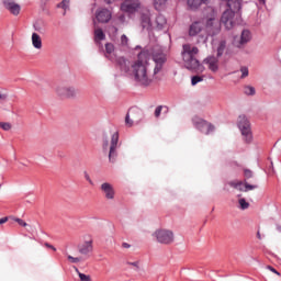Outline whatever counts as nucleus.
<instances>
[{
    "label": "nucleus",
    "instance_id": "6ab92c4d",
    "mask_svg": "<svg viewBox=\"0 0 281 281\" xmlns=\"http://www.w3.org/2000/svg\"><path fill=\"white\" fill-rule=\"evenodd\" d=\"M32 45L35 49H43V40L38 33H33L31 36Z\"/></svg>",
    "mask_w": 281,
    "mask_h": 281
},
{
    "label": "nucleus",
    "instance_id": "412c9836",
    "mask_svg": "<svg viewBox=\"0 0 281 281\" xmlns=\"http://www.w3.org/2000/svg\"><path fill=\"white\" fill-rule=\"evenodd\" d=\"M113 52H115V46L113 43H106L105 44V58H109L110 60H113Z\"/></svg>",
    "mask_w": 281,
    "mask_h": 281
},
{
    "label": "nucleus",
    "instance_id": "ddd939ff",
    "mask_svg": "<svg viewBox=\"0 0 281 281\" xmlns=\"http://www.w3.org/2000/svg\"><path fill=\"white\" fill-rule=\"evenodd\" d=\"M3 5L14 16H19V14L21 13V5L19 3H15L14 0H3Z\"/></svg>",
    "mask_w": 281,
    "mask_h": 281
},
{
    "label": "nucleus",
    "instance_id": "09e8293b",
    "mask_svg": "<svg viewBox=\"0 0 281 281\" xmlns=\"http://www.w3.org/2000/svg\"><path fill=\"white\" fill-rule=\"evenodd\" d=\"M9 218L10 217H2V218H0V225H3L5 223H8Z\"/></svg>",
    "mask_w": 281,
    "mask_h": 281
},
{
    "label": "nucleus",
    "instance_id": "ea45409f",
    "mask_svg": "<svg viewBox=\"0 0 281 281\" xmlns=\"http://www.w3.org/2000/svg\"><path fill=\"white\" fill-rule=\"evenodd\" d=\"M121 45L123 47H126V45H128V37L124 34L121 36Z\"/></svg>",
    "mask_w": 281,
    "mask_h": 281
},
{
    "label": "nucleus",
    "instance_id": "4d7b16f0",
    "mask_svg": "<svg viewBox=\"0 0 281 281\" xmlns=\"http://www.w3.org/2000/svg\"><path fill=\"white\" fill-rule=\"evenodd\" d=\"M267 0H259V3H261V5H265Z\"/></svg>",
    "mask_w": 281,
    "mask_h": 281
},
{
    "label": "nucleus",
    "instance_id": "6e6d98bb",
    "mask_svg": "<svg viewBox=\"0 0 281 281\" xmlns=\"http://www.w3.org/2000/svg\"><path fill=\"white\" fill-rule=\"evenodd\" d=\"M113 1H115V0H104V2L108 3V4L113 3Z\"/></svg>",
    "mask_w": 281,
    "mask_h": 281
},
{
    "label": "nucleus",
    "instance_id": "37998d69",
    "mask_svg": "<svg viewBox=\"0 0 281 281\" xmlns=\"http://www.w3.org/2000/svg\"><path fill=\"white\" fill-rule=\"evenodd\" d=\"M126 22V16L124 14H121L117 16V23H125Z\"/></svg>",
    "mask_w": 281,
    "mask_h": 281
},
{
    "label": "nucleus",
    "instance_id": "13d9d810",
    "mask_svg": "<svg viewBox=\"0 0 281 281\" xmlns=\"http://www.w3.org/2000/svg\"><path fill=\"white\" fill-rule=\"evenodd\" d=\"M115 32H117V27H114Z\"/></svg>",
    "mask_w": 281,
    "mask_h": 281
},
{
    "label": "nucleus",
    "instance_id": "1a4fd4ad",
    "mask_svg": "<svg viewBox=\"0 0 281 281\" xmlns=\"http://www.w3.org/2000/svg\"><path fill=\"white\" fill-rule=\"evenodd\" d=\"M139 8H142L139 0H125L121 4L122 12H127L128 14H135Z\"/></svg>",
    "mask_w": 281,
    "mask_h": 281
},
{
    "label": "nucleus",
    "instance_id": "4c0bfd02",
    "mask_svg": "<svg viewBox=\"0 0 281 281\" xmlns=\"http://www.w3.org/2000/svg\"><path fill=\"white\" fill-rule=\"evenodd\" d=\"M244 177L246 179H251V177H254V171H251L250 169H244Z\"/></svg>",
    "mask_w": 281,
    "mask_h": 281
},
{
    "label": "nucleus",
    "instance_id": "a19ab883",
    "mask_svg": "<svg viewBox=\"0 0 281 281\" xmlns=\"http://www.w3.org/2000/svg\"><path fill=\"white\" fill-rule=\"evenodd\" d=\"M68 260H70V262H72V265L80 262V258L74 257L71 255H68Z\"/></svg>",
    "mask_w": 281,
    "mask_h": 281
},
{
    "label": "nucleus",
    "instance_id": "bb28decb",
    "mask_svg": "<svg viewBox=\"0 0 281 281\" xmlns=\"http://www.w3.org/2000/svg\"><path fill=\"white\" fill-rule=\"evenodd\" d=\"M244 93H245V95H256V88H254L251 86H245Z\"/></svg>",
    "mask_w": 281,
    "mask_h": 281
},
{
    "label": "nucleus",
    "instance_id": "4468645a",
    "mask_svg": "<svg viewBox=\"0 0 281 281\" xmlns=\"http://www.w3.org/2000/svg\"><path fill=\"white\" fill-rule=\"evenodd\" d=\"M95 19L99 23H109L112 19V14L108 9H99L95 12Z\"/></svg>",
    "mask_w": 281,
    "mask_h": 281
},
{
    "label": "nucleus",
    "instance_id": "cd10ccee",
    "mask_svg": "<svg viewBox=\"0 0 281 281\" xmlns=\"http://www.w3.org/2000/svg\"><path fill=\"white\" fill-rule=\"evenodd\" d=\"M75 271H76V273H78L81 281H91V276H87V274L80 272V270H78V268H76V267H75Z\"/></svg>",
    "mask_w": 281,
    "mask_h": 281
},
{
    "label": "nucleus",
    "instance_id": "423d86ee",
    "mask_svg": "<svg viewBox=\"0 0 281 281\" xmlns=\"http://www.w3.org/2000/svg\"><path fill=\"white\" fill-rule=\"evenodd\" d=\"M239 21L240 13H234L233 11H224L220 23H222V25H224L226 30H233L234 25H236Z\"/></svg>",
    "mask_w": 281,
    "mask_h": 281
},
{
    "label": "nucleus",
    "instance_id": "2eb2a0df",
    "mask_svg": "<svg viewBox=\"0 0 281 281\" xmlns=\"http://www.w3.org/2000/svg\"><path fill=\"white\" fill-rule=\"evenodd\" d=\"M78 251L81 256H89L93 251V239L86 240L78 246Z\"/></svg>",
    "mask_w": 281,
    "mask_h": 281
},
{
    "label": "nucleus",
    "instance_id": "5fc2aeb1",
    "mask_svg": "<svg viewBox=\"0 0 281 281\" xmlns=\"http://www.w3.org/2000/svg\"><path fill=\"white\" fill-rule=\"evenodd\" d=\"M257 238L258 240H262V235H260V232H257Z\"/></svg>",
    "mask_w": 281,
    "mask_h": 281
},
{
    "label": "nucleus",
    "instance_id": "20e7f679",
    "mask_svg": "<svg viewBox=\"0 0 281 281\" xmlns=\"http://www.w3.org/2000/svg\"><path fill=\"white\" fill-rule=\"evenodd\" d=\"M153 236L160 245H172V243H175V233L170 229H157Z\"/></svg>",
    "mask_w": 281,
    "mask_h": 281
},
{
    "label": "nucleus",
    "instance_id": "603ef678",
    "mask_svg": "<svg viewBox=\"0 0 281 281\" xmlns=\"http://www.w3.org/2000/svg\"><path fill=\"white\" fill-rule=\"evenodd\" d=\"M34 29H35V32L43 33V27L35 25Z\"/></svg>",
    "mask_w": 281,
    "mask_h": 281
},
{
    "label": "nucleus",
    "instance_id": "9d476101",
    "mask_svg": "<svg viewBox=\"0 0 281 281\" xmlns=\"http://www.w3.org/2000/svg\"><path fill=\"white\" fill-rule=\"evenodd\" d=\"M56 93L59 98H76L78 90L71 86H59L56 88Z\"/></svg>",
    "mask_w": 281,
    "mask_h": 281
},
{
    "label": "nucleus",
    "instance_id": "f704fd0d",
    "mask_svg": "<svg viewBox=\"0 0 281 281\" xmlns=\"http://www.w3.org/2000/svg\"><path fill=\"white\" fill-rule=\"evenodd\" d=\"M240 210H247L249 207L248 202L245 199H239Z\"/></svg>",
    "mask_w": 281,
    "mask_h": 281
},
{
    "label": "nucleus",
    "instance_id": "a878e982",
    "mask_svg": "<svg viewBox=\"0 0 281 281\" xmlns=\"http://www.w3.org/2000/svg\"><path fill=\"white\" fill-rule=\"evenodd\" d=\"M154 7L156 10H164L166 8V0H154Z\"/></svg>",
    "mask_w": 281,
    "mask_h": 281
},
{
    "label": "nucleus",
    "instance_id": "58836bf2",
    "mask_svg": "<svg viewBox=\"0 0 281 281\" xmlns=\"http://www.w3.org/2000/svg\"><path fill=\"white\" fill-rule=\"evenodd\" d=\"M125 124L128 127L133 126V120H131V113L126 114V116H125Z\"/></svg>",
    "mask_w": 281,
    "mask_h": 281
},
{
    "label": "nucleus",
    "instance_id": "8fccbe9b",
    "mask_svg": "<svg viewBox=\"0 0 281 281\" xmlns=\"http://www.w3.org/2000/svg\"><path fill=\"white\" fill-rule=\"evenodd\" d=\"M44 245H45V247H47L48 249H53V251H56V247L52 246L49 243H45Z\"/></svg>",
    "mask_w": 281,
    "mask_h": 281
},
{
    "label": "nucleus",
    "instance_id": "7c9ffc66",
    "mask_svg": "<svg viewBox=\"0 0 281 281\" xmlns=\"http://www.w3.org/2000/svg\"><path fill=\"white\" fill-rule=\"evenodd\" d=\"M199 82H203V77L193 76L192 79H191V85L194 87L195 85H199Z\"/></svg>",
    "mask_w": 281,
    "mask_h": 281
},
{
    "label": "nucleus",
    "instance_id": "39448f33",
    "mask_svg": "<svg viewBox=\"0 0 281 281\" xmlns=\"http://www.w3.org/2000/svg\"><path fill=\"white\" fill-rule=\"evenodd\" d=\"M238 126L241 131V135L247 144H251V140L254 139V136L251 134V124L249 123V120H247V116L239 115L238 117Z\"/></svg>",
    "mask_w": 281,
    "mask_h": 281
},
{
    "label": "nucleus",
    "instance_id": "f3484780",
    "mask_svg": "<svg viewBox=\"0 0 281 281\" xmlns=\"http://www.w3.org/2000/svg\"><path fill=\"white\" fill-rule=\"evenodd\" d=\"M227 5L228 9L226 11H231L234 14H240V8H241V2L240 0H227Z\"/></svg>",
    "mask_w": 281,
    "mask_h": 281
},
{
    "label": "nucleus",
    "instance_id": "de8ad7c7",
    "mask_svg": "<svg viewBox=\"0 0 281 281\" xmlns=\"http://www.w3.org/2000/svg\"><path fill=\"white\" fill-rule=\"evenodd\" d=\"M0 100H8V93L0 92Z\"/></svg>",
    "mask_w": 281,
    "mask_h": 281
},
{
    "label": "nucleus",
    "instance_id": "6e6552de",
    "mask_svg": "<svg viewBox=\"0 0 281 281\" xmlns=\"http://www.w3.org/2000/svg\"><path fill=\"white\" fill-rule=\"evenodd\" d=\"M117 142H120V134L115 132L111 137V145L109 151V160L111 164H115L117 159Z\"/></svg>",
    "mask_w": 281,
    "mask_h": 281
},
{
    "label": "nucleus",
    "instance_id": "5701e85b",
    "mask_svg": "<svg viewBox=\"0 0 281 281\" xmlns=\"http://www.w3.org/2000/svg\"><path fill=\"white\" fill-rule=\"evenodd\" d=\"M104 38H106L104 31H102V29H95L94 30V42L100 43V41H104Z\"/></svg>",
    "mask_w": 281,
    "mask_h": 281
},
{
    "label": "nucleus",
    "instance_id": "e433bc0d",
    "mask_svg": "<svg viewBox=\"0 0 281 281\" xmlns=\"http://www.w3.org/2000/svg\"><path fill=\"white\" fill-rule=\"evenodd\" d=\"M240 71H241V76H240L241 79L247 78V76H249V68L248 67H241Z\"/></svg>",
    "mask_w": 281,
    "mask_h": 281
},
{
    "label": "nucleus",
    "instance_id": "a211bd4d",
    "mask_svg": "<svg viewBox=\"0 0 281 281\" xmlns=\"http://www.w3.org/2000/svg\"><path fill=\"white\" fill-rule=\"evenodd\" d=\"M205 65H207L209 69L211 71H218V58L216 57H207L206 59H204Z\"/></svg>",
    "mask_w": 281,
    "mask_h": 281
},
{
    "label": "nucleus",
    "instance_id": "c9c22d12",
    "mask_svg": "<svg viewBox=\"0 0 281 281\" xmlns=\"http://www.w3.org/2000/svg\"><path fill=\"white\" fill-rule=\"evenodd\" d=\"M57 8H61L63 10H67L69 8V1L63 0L59 4H57Z\"/></svg>",
    "mask_w": 281,
    "mask_h": 281
},
{
    "label": "nucleus",
    "instance_id": "393cba45",
    "mask_svg": "<svg viewBox=\"0 0 281 281\" xmlns=\"http://www.w3.org/2000/svg\"><path fill=\"white\" fill-rule=\"evenodd\" d=\"M167 21H166V16L164 15H158L156 18V25L158 30H164V25H166Z\"/></svg>",
    "mask_w": 281,
    "mask_h": 281
},
{
    "label": "nucleus",
    "instance_id": "3c124183",
    "mask_svg": "<svg viewBox=\"0 0 281 281\" xmlns=\"http://www.w3.org/2000/svg\"><path fill=\"white\" fill-rule=\"evenodd\" d=\"M122 247H123L124 249H131V244H128V243H123V244H122Z\"/></svg>",
    "mask_w": 281,
    "mask_h": 281
},
{
    "label": "nucleus",
    "instance_id": "c85d7f7f",
    "mask_svg": "<svg viewBox=\"0 0 281 281\" xmlns=\"http://www.w3.org/2000/svg\"><path fill=\"white\" fill-rule=\"evenodd\" d=\"M117 64L120 65L123 71H128V68H126V60L124 59V57H120L117 59Z\"/></svg>",
    "mask_w": 281,
    "mask_h": 281
},
{
    "label": "nucleus",
    "instance_id": "49530a36",
    "mask_svg": "<svg viewBox=\"0 0 281 281\" xmlns=\"http://www.w3.org/2000/svg\"><path fill=\"white\" fill-rule=\"evenodd\" d=\"M132 267H135L136 269H139V261L128 262Z\"/></svg>",
    "mask_w": 281,
    "mask_h": 281
},
{
    "label": "nucleus",
    "instance_id": "f8f14e48",
    "mask_svg": "<svg viewBox=\"0 0 281 281\" xmlns=\"http://www.w3.org/2000/svg\"><path fill=\"white\" fill-rule=\"evenodd\" d=\"M100 190L108 201H113V199H115V189L113 188V184L104 182L101 184Z\"/></svg>",
    "mask_w": 281,
    "mask_h": 281
},
{
    "label": "nucleus",
    "instance_id": "864d4df0",
    "mask_svg": "<svg viewBox=\"0 0 281 281\" xmlns=\"http://www.w3.org/2000/svg\"><path fill=\"white\" fill-rule=\"evenodd\" d=\"M106 148H109V140H105L103 143V150H106Z\"/></svg>",
    "mask_w": 281,
    "mask_h": 281
},
{
    "label": "nucleus",
    "instance_id": "2f4dec72",
    "mask_svg": "<svg viewBox=\"0 0 281 281\" xmlns=\"http://www.w3.org/2000/svg\"><path fill=\"white\" fill-rule=\"evenodd\" d=\"M0 128H2V131H11L12 124H10L8 122H0Z\"/></svg>",
    "mask_w": 281,
    "mask_h": 281
},
{
    "label": "nucleus",
    "instance_id": "0eeeda50",
    "mask_svg": "<svg viewBox=\"0 0 281 281\" xmlns=\"http://www.w3.org/2000/svg\"><path fill=\"white\" fill-rule=\"evenodd\" d=\"M192 123L193 126H195L201 133H204V135H210L212 132H214V125L199 116H193Z\"/></svg>",
    "mask_w": 281,
    "mask_h": 281
},
{
    "label": "nucleus",
    "instance_id": "9b49d317",
    "mask_svg": "<svg viewBox=\"0 0 281 281\" xmlns=\"http://www.w3.org/2000/svg\"><path fill=\"white\" fill-rule=\"evenodd\" d=\"M249 41H251V32L249 30H244L239 37H234V45H236V47H243V45H247Z\"/></svg>",
    "mask_w": 281,
    "mask_h": 281
},
{
    "label": "nucleus",
    "instance_id": "c756f323",
    "mask_svg": "<svg viewBox=\"0 0 281 281\" xmlns=\"http://www.w3.org/2000/svg\"><path fill=\"white\" fill-rule=\"evenodd\" d=\"M245 190L244 192H249L251 190H257L258 184H249L248 182H244Z\"/></svg>",
    "mask_w": 281,
    "mask_h": 281
},
{
    "label": "nucleus",
    "instance_id": "c03bdc74",
    "mask_svg": "<svg viewBox=\"0 0 281 281\" xmlns=\"http://www.w3.org/2000/svg\"><path fill=\"white\" fill-rule=\"evenodd\" d=\"M85 179L90 183V186H93V180H91V177L87 172H85Z\"/></svg>",
    "mask_w": 281,
    "mask_h": 281
},
{
    "label": "nucleus",
    "instance_id": "473e14b6",
    "mask_svg": "<svg viewBox=\"0 0 281 281\" xmlns=\"http://www.w3.org/2000/svg\"><path fill=\"white\" fill-rule=\"evenodd\" d=\"M223 52H225V42H221L217 47V56H223Z\"/></svg>",
    "mask_w": 281,
    "mask_h": 281
},
{
    "label": "nucleus",
    "instance_id": "f03ea898",
    "mask_svg": "<svg viewBox=\"0 0 281 281\" xmlns=\"http://www.w3.org/2000/svg\"><path fill=\"white\" fill-rule=\"evenodd\" d=\"M182 60L187 69L192 71H203V66L199 63L196 56H199V47L191 44H184L181 52Z\"/></svg>",
    "mask_w": 281,
    "mask_h": 281
},
{
    "label": "nucleus",
    "instance_id": "aec40b11",
    "mask_svg": "<svg viewBox=\"0 0 281 281\" xmlns=\"http://www.w3.org/2000/svg\"><path fill=\"white\" fill-rule=\"evenodd\" d=\"M207 5L210 3V0H188V5L191 10H196L200 5Z\"/></svg>",
    "mask_w": 281,
    "mask_h": 281
},
{
    "label": "nucleus",
    "instance_id": "79ce46f5",
    "mask_svg": "<svg viewBox=\"0 0 281 281\" xmlns=\"http://www.w3.org/2000/svg\"><path fill=\"white\" fill-rule=\"evenodd\" d=\"M164 109V106L159 105L156 108L155 110V117H159V115H161V110Z\"/></svg>",
    "mask_w": 281,
    "mask_h": 281
},
{
    "label": "nucleus",
    "instance_id": "bf43d9fd",
    "mask_svg": "<svg viewBox=\"0 0 281 281\" xmlns=\"http://www.w3.org/2000/svg\"><path fill=\"white\" fill-rule=\"evenodd\" d=\"M0 190H1V184H0Z\"/></svg>",
    "mask_w": 281,
    "mask_h": 281
},
{
    "label": "nucleus",
    "instance_id": "72a5a7b5",
    "mask_svg": "<svg viewBox=\"0 0 281 281\" xmlns=\"http://www.w3.org/2000/svg\"><path fill=\"white\" fill-rule=\"evenodd\" d=\"M12 221H14L15 223H18L21 227H27V224L25 223V221H23L22 218L19 217H11Z\"/></svg>",
    "mask_w": 281,
    "mask_h": 281
},
{
    "label": "nucleus",
    "instance_id": "a18cd8bd",
    "mask_svg": "<svg viewBox=\"0 0 281 281\" xmlns=\"http://www.w3.org/2000/svg\"><path fill=\"white\" fill-rule=\"evenodd\" d=\"M267 269H269V271H272V273H276L277 276H280V272H278V270H276V268H273L271 266H267Z\"/></svg>",
    "mask_w": 281,
    "mask_h": 281
},
{
    "label": "nucleus",
    "instance_id": "b1692460",
    "mask_svg": "<svg viewBox=\"0 0 281 281\" xmlns=\"http://www.w3.org/2000/svg\"><path fill=\"white\" fill-rule=\"evenodd\" d=\"M228 186H231V188H234L235 190H239V192H244L243 181L233 180L228 182Z\"/></svg>",
    "mask_w": 281,
    "mask_h": 281
},
{
    "label": "nucleus",
    "instance_id": "4be33fe9",
    "mask_svg": "<svg viewBox=\"0 0 281 281\" xmlns=\"http://www.w3.org/2000/svg\"><path fill=\"white\" fill-rule=\"evenodd\" d=\"M143 30H150V16L148 14H143L140 19Z\"/></svg>",
    "mask_w": 281,
    "mask_h": 281
},
{
    "label": "nucleus",
    "instance_id": "dca6fc26",
    "mask_svg": "<svg viewBox=\"0 0 281 281\" xmlns=\"http://www.w3.org/2000/svg\"><path fill=\"white\" fill-rule=\"evenodd\" d=\"M203 32V23L195 21L189 26V36H199Z\"/></svg>",
    "mask_w": 281,
    "mask_h": 281
},
{
    "label": "nucleus",
    "instance_id": "7ed1b4c3",
    "mask_svg": "<svg viewBox=\"0 0 281 281\" xmlns=\"http://www.w3.org/2000/svg\"><path fill=\"white\" fill-rule=\"evenodd\" d=\"M211 16L206 18L205 30L209 36H216L221 33V21L216 19V11L210 8Z\"/></svg>",
    "mask_w": 281,
    "mask_h": 281
},
{
    "label": "nucleus",
    "instance_id": "f257e3e1",
    "mask_svg": "<svg viewBox=\"0 0 281 281\" xmlns=\"http://www.w3.org/2000/svg\"><path fill=\"white\" fill-rule=\"evenodd\" d=\"M150 54L147 50H143L138 54L137 59L131 65L130 71L134 77L135 82L140 87H149L155 80H159V71L164 69L166 65V54L155 53L153 60L155 63L153 75L148 74V58Z\"/></svg>",
    "mask_w": 281,
    "mask_h": 281
}]
</instances>
